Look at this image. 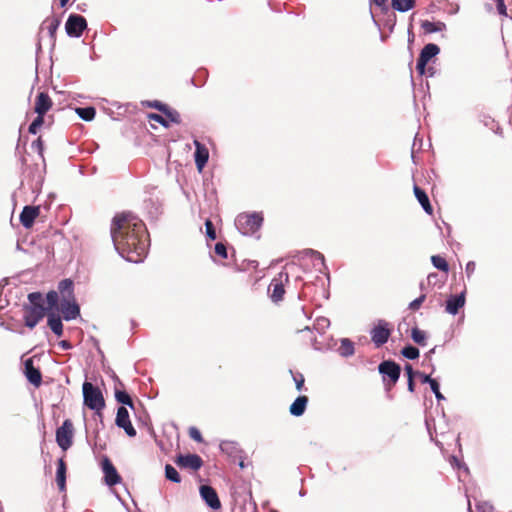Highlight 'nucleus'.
<instances>
[{"instance_id":"nucleus-44","label":"nucleus","mask_w":512,"mask_h":512,"mask_svg":"<svg viewBox=\"0 0 512 512\" xmlns=\"http://www.w3.org/2000/svg\"><path fill=\"white\" fill-rule=\"evenodd\" d=\"M117 427L122 428L129 437H135L137 434L136 429L133 427L130 420L127 422H123Z\"/></svg>"},{"instance_id":"nucleus-10","label":"nucleus","mask_w":512,"mask_h":512,"mask_svg":"<svg viewBox=\"0 0 512 512\" xmlns=\"http://www.w3.org/2000/svg\"><path fill=\"white\" fill-rule=\"evenodd\" d=\"M101 468L104 474V482L107 486L113 487L121 482V476L107 456L103 457L101 461Z\"/></svg>"},{"instance_id":"nucleus-3","label":"nucleus","mask_w":512,"mask_h":512,"mask_svg":"<svg viewBox=\"0 0 512 512\" xmlns=\"http://www.w3.org/2000/svg\"><path fill=\"white\" fill-rule=\"evenodd\" d=\"M378 371L383 376V382L386 390L389 391L397 383L400 377L401 367L392 360H385L379 364Z\"/></svg>"},{"instance_id":"nucleus-29","label":"nucleus","mask_w":512,"mask_h":512,"mask_svg":"<svg viewBox=\"0 0 512 512\" xmlns=\"http://www.w3.org/2000/svg\"><path fill=\"white\" fill-rule=\"evenodd\" d=\"M58 302H59L58 292L55 290H50L46 294L47 306H45V308L47 309V314L49 312H54L55 309H58Z\"/></svg>"},{"instance_id":"nucleus-19","label":"nucleus","mask_w":512,"mask_h":512,"mask_svg":"<svg viewBox=\"0 0 512 512\" xmlns=\"http://www.w3.org/2000/svg\"><path fill=\"white\" fill-rule=\"evenodd\" d=\"M113 379L116 384V388H115L116 401L118 403L122 404L123 406H129L131 409H134V403H133L131 396L125 390H119L117 388V386H121V387L124 386L122 381L115 374H113Z\"/></svg>"},{"instance_id":"nucleus-33","label":"nucleus","mask_w":512,"mask_h":512,"mask_svg":"<svg viewBox=\"0 0 512 512\" xmlns=\"http://www.w3.org/2000/svg\"><path fill=\"white\" fill-rule=\"evenodd\" d=\"M162 113L165 115L169 123L172 122L174 124H180L182 122L180 113L168 105L165 107Z\"/></svg>"},{"instance_id":"nucleus-46","label":"nucleus","mask_w":512,"mask_h":512,"mask_svg":"<svg viewBox=\"0 0 512 512\" xmlns=\"http://www.w3.org/2000/svg\"><path fill=\"white\" fill-rule=\"evenodd\" d=\"M144 105H146L147 107L149 108H154V109H157L158 111H160L162 113V111L165 109V107L167 106V104L161 102V101H158V100H153V101H146L144 103Z\"/></svg>"},{"instance_id":"nucleus-56","label":"nucleus","mask_w":512,"mask_h":512,"mask_svg":"<svg viewBox=\"0 0 512 512\" xmlns=\"http://www.w3.org/2000/svg\"><path fill=\"white\" fill-rule=\"evenodd\" d=\"M387 0H371V4L376 5L377 7L384 8Z\"/></svg>"},{"instance_id":"nucleus-11","label":"nucleus","mask_w":512,"mask_h":512,"mask_svg":"<svg viewBox=\"0 0 512 512\" xmlns=\"http://www.w3.org/2000/svg\"><path fill=\"white\" fill-rule=\"evenodd\" d=\"M440 52V48L433 43H429L421 50L416 64V70L420 75L425 74L427 63Z\"/></svg>"},{"instance_id":"nucleus-14","label":"nucleus","mask_w":512,"mask_h":512,"mask_svg":"<svg viewBox=\"0 0 512 512\" xmlns=\"http://www.w3.org/2000/svg\"><path fill=\"white\" fill-rule=\"evenodd\" d=\"M220 450L227 454L229 457L233 458V462L237 463L240 468L245 467L244 460L242 459L240 453L241 450L238 444L234 441L224 440L220 443Z\"/></svg>"},{"instance_id":"nucleus-25","label":"nucleus","mask_w":512,"mask_h":512,"mask_svg":"<svg viewBox=\"0 0 512 512\" xmlns=\"http://www.w3.org/2000/svg\"><path fill=\"white\" fill-rule=\"evenodd\" d=\"M308 397L305 395L298 396L294 402L290 405L289 411L293 416H301L306 410L308 404Z\"/></svg>"},{"instance_id":"nucleus-32","label":"nucleus","mask_w":512,"mask_h":512,"mask_svg":"<svg viewBox=\"0 0 512 512\" xmlns=\"http://www.w3.org/2000/svg\"><path fill=\"white\" fill-rule=\"evenodd\" d=\"M28 305L33 307H45V299L41 292H31L27 296Z\"/></svg>"},{"instance_id":"nucleus-4","label":"nucleus","mask_w":512,"mask_h":512,"mask_svg":"<svg viewBox=\"0 0 512 512\" xmlns=\"http://www.w3.org/2000/svg\"><path fill=\"white\" fill-rule=\"evenodd\" d=\"M289 283V275L287 272H280L275 276L267 289V295L274 303H279L285 295V286Z\"/></svg>"},{"instance_id":"nucleus-42","label":"nucleus","mask_w":512,"mask_h":512,"mask_svg":"<svg viewBox=\"0 0 512 512\" xmlns=\"http://www.w3.org/2000/svg\"><path fill=\"white\" fill-rule=\"evenodd\" d=\"M205 234L209 240H215L217 238L216 229L210 219L205 221Z\"/></svg>"},{"instance_id":"nucleus-17","label":"nucleus","mask_w":512,"mask_h":512,"mask_svg":"<svg viewBox=\"0 0 512 512\" xmlns=\"http://www.w3.org/2000/svg\"><path fill=\"white\" fill-rule=\"evenodd\" d=\"M40 213L39 206H24L22 212L20 213V222L22 226L26 229H29L33 226L35 219L38 217Z\"/></svg>"},{"instance_id":"nucleus-13","label":"nucleus","mask_w":512,"mask_h":512,"mask_svg":"<svg viewBox=\"0 0 512 512\" xmlns=\"http://www.w3.org/2000/svg\"><path fill=\"white\" fill-rule=\"evenodd\" d=\"M200 496L205 504L212 510H218L221 508V502L218 497L216 490L210 485H201Z\"/></svg>"},{"instance_id":"nucleus-8","label":"nucleus","mask_w":512,"mask_h":512,"mask_svg":"<svg viewBox=\"0 0 512 512\" xmlns=\"http://www.w3.org/2000/svg\"><path fill=\"white\" fill-rule=\"evenodd\" d=\"M87 29V21L85 17L79 14H70L65 23V31L69 37L79 38L84 30Z\"/></svg>"},{"instance_id":"nucleus-62","label":"nucleus","mask_w":512,"mask_h":512,"mask_svg":"<svg viewBox=\"0 0 512 512\" xmlns=\"http://www.w3.org/2000/svg\"><path fill=\"white\" fill-rule=\"evenodd\" d=\"M466 269L472 270V267H470V265H467Z\"/></svg>"},{"instance_id":"nucleus-21","label":"nucleus","mask_w":512,"mask_h":512,"mask_svg":"<svg viewBox=\"0 0 512 512\" xmlns=\"http://www.w3.org/2000/svg\"><path fill=\"white\" fill-rule=\"evenodd\" d=\"M61 24V20L58 17H48L41 24V31L47 30L51 42L54 44L56 40V32Z\"/></svg>"},{"instance_id":"nucleus-2","label":"nucleus","mask_w":512,"mask_h":512,"mask_svg":"<svg viewBox=\"0 0 512 512\" xmlns=\"http://www.w3.org/2000/svg\"><path fill=\"white\" fill-rule=\"evenodd\" d=\"M84 405L95 414L101 416V412L105 407V400L102 391L94 386L91 382L85 381L82 385Z\"/></svg>"},{"instance_id":"nucleus-43","label":"nucleus","mask_w":512,"mask_h":512,"mask_svg":"<svg viewBox=\"0 0 512 512\" xmlns=\"http://www.w3.org/2000/svg\"><path fill=\"white\" fill-rule=\"evenodd\" d=\"M148 118L152 121L159 123L164 128H169V126H170L169 121L166 119V117L162 116L161 114L150 113L148 115Z\"/></svg>"},{"instance_id":"nucleus-39","label":"nucleus","mask_w":512,"mask_h":512,"mask_svg":"<svg viewBox=\"0 0 512 512\" xmlns=\"http://www.w3.org/2000/svg\"><path fill=\"white\" fill-rule=\"evenodd\" d=\"M44 124V116L43 115H38L36 116V118L31 122V124L29 125L28 127V132L30 134H37L38 133V130L40 129V127Z\"/></svg>"},{"instance_id":"nucleus-18","label":"nucleus","mask_w":512,"mask_h":512,"mask_svg":"<svg viewBox=\"0 0 512 512\" xmlns=\"http://www.w3.org/2000/svg\"><path fill=\"white\" fill-rule=\"evenodd\" d=\"M195 152L194 161L197 169L201 171L208 162L209 151L199 140H194Z\"/></svg>"},{"instance_id":"nucleus-61","label":"nucleus","mask_w":512,"mask_h":512,"mask_svg":"<svg viewBox=\"0 0 512 512\" xmlns=\"http://www.w3.org/2000/svg\"><path fill=\"white\" fill-rule=\"evenodd\" d=\"M251 504H253V508H254L253 512H255L256 511V502L252 501Z\"/></svg>"},{"instance_id":"nucleus-54","label":"nucleus","mask_w":512,"mask_h":512,"mask_svg":"<svg viewBox=\"0 0 512 512\" xmlns=\"http://www.w3.org/2000/svg\"><path fill=\"white\" fill-rule=\"evenodd\" d=\"M404 369H405L407 378H414V376L417 375V372H415L413 370V367L410 364H406Z\"/></svg>"},{"instance_id":"nucleus-55","label":"nucleus","mask_w":512,"mask_h":512,"mask_svg":"<svg viewBox=\"0 0 512 512\" xmlns=\"http://www.w3.org/2000/svg\"><path fill=\"white\" fill-rule=\"evenodd\" d=\"M58 345L63 350H70L73 348L72 344L68 340H61V341H59Z\"/></svg>"},{"instance_id":"nucleus-15","label":"nucleus","mask_w":512,"mask_h":512,"mask_svg":"<svg viewBox=\"0 0 512 512\" xmlns=\"http://www.w3.org/2000/svg\"><path fill=\"white\" fill-rule=\"evenodd\" d=\"M61 311L65 321H71L80 316V306L75 299H62Z\"/></svg>"},{"instance_id":"nucleus-34","label":"nucleus","mask_w":512,"mask_h":512,"mask_svg":"<svg viewBox=\"0 0 512 512\" xmlns=\"http://www.w3.org/2000/svg\"><path fill=\"white\" fill-rule=\"evenodd\" d=\"M165 478L173 483L181 482L180 474L171 464L165 465Z\"/></svg>"},{"instance_id":"nucleus-24","label":"nucleus","mask_w":512,"mask_h":512,"mask_svg":"<svg viewBox=\"0 0 512 512\" xmlns=\"http://www.w3.org/2000/svg\"><path fill=\"white\" fill-rule=\"evenodd\" d=\"M414 194H415V197L417 198V200L419 201V203L421 204L422 208L424 209V211L429 214V215H432L433 214V207L429 201V198H428V195L426 194V192L421 189L419 186L417 185H414Z\"/></svg>"},{"instance_id":"nucleus-26","label":"nucleus","mask_w":512,"mask_h":512,"mask_svg":"<svg viewBox=\"0 0 512 512\" xmlns=\"http://www.w3.org/2000/svg\"><path fill=\"white\" fill-rule=\"evenodd\" d=\"M58 290L62 295V299H72L74 300V283L71 279L66 278L59 282Z\"/></svg>"},{"instance_id":"nucleus-1","label":"nucleus","mask_w":512,"mask_h":512,"mask_svg":"<svg viewBox=\"0 0 512 512\" xmlns=\"http://www.w3.org/2000/svg\"><path fill=\"white\" fill-rule=\"evenodd\" d=\"M111 238L118 254L132 263H140L147 255L149 234L144 222L131 212H122L112 219Z\"/></svg>"},{"instance_id":"nucleus-58","label":"nucleus","mask_w":512,"mask_h":512,"mask_svg":"<svg viewBox=\"0 0 512 512\" xmlns=\"http://www.w3.org/2000/svg\"><path fill=\"white\" fill-rule=\"evenodd\" d=\"M69 2V0H60L59 1V5L61 8L65 7L67 5V3Z\"/></svg>"},{"instance_id":"nucleus-28","label":"nucleus","mask_w":512,"mask_h":512,"mask_svg":"<svg viewBox=\"0 0 512 512\" xmlns=\"http://www.w3.org/2000/svg\"><path fill=\"white\" fill-rule=\"evenodd\" d=\"M421 27L425 33H434L440 32L446 29V25L443 22H431L429 20H424L421 22Z\"/></svg>"},{"instance_id":"nucleus-38","label":"nucleus","mask_w":512,"mask_h":512,"mask_svg":"<svg viewBox=\"0 0 512 512\" xmlns=\"http://www.w3.org/2000/svg\"><path fill=\"white\" fill-rule=\"evenodd\" d=\"M130 420L129 412L125 406H120L117 409L115 424L116 426L122 424L123 422H127Z\"/></svg>"},{"instance_id":"nucleus-7","label":"nucleus","mask_w":512,"mask_h":512,"mask_svg":"<svg viewBox=\"0 0 512 512\" xmlns=\"http://www.w3.org/2000/svg\"><path fill=\"white\" fill-rule=\"evenodd\" d=\"M73 423L70 419L63 421L62 425L56 430V442L58 446L66 451L73 443Z\"/></svg>"},{"instance_id":"nucleus-49","label":"nucleus","mask_w":512,"mask_h":512,"mask_svg":"<svg viewBox=\"0 0 512 512\" xmlns=\"http://www.w3.org/2000/svg\"><path fill=\"white\" fill-rule=\"evenodd\" d=\"M31 148L33 150L37 151V153L41 157H43L44 144H43L41 137L37 138L35 141L32 142Z\"/></svg>"},{"instance_id":"nucleus-31","label":"nucleus","mask_w":512,"mask_h":512,"mask_svg":"<svg viewBox=\"0 0 512 512\" xmlns=\"http://www.w3.org/2000/svg\"><path fill=\"white\" fill-rule=\"evenodd\" d=\"M415 0H392L393 9L399 12H406L415 7Z\"/></svg>"},{"instance_id":"nucleus-53","label":"nucleus","mask_w":512,"mask_h":512,"mask_svg":"<svg viewBox=\"0 0 512 512\" xmlns=\"http://www.w3.org/2000/svg\"><path fill=\"white\" fill-rule=\"evenodd\" d=\"M417 376L420 377L422 383H428L429 385L431 384V381L435 380L422 372H417Z\"/></svg>"},{"instance_id":"nucleus-9","label":"nucleus","mask_w":512,"mask_h":512,"mask_svg":"<svg viewBox=\"0 0 512 512\" xmlns=\"http://www.w3.org/2000/svg\"><path fill=\"white\" fill-rule=\"evenodd\" d=\"M391 332V325L385 320H379L370 332L371 340L377 348L381 347L388 341Z\"/></svg>"},{"instance_id":"nucleus-64","label":"nucleus","mask_w":512,"mask_h":512,"mask_svg":"<svg viewBox=\"0 0 512 512\" xmlns=\"http://www.w3.org/2000/svg\"><path fill=\"white\" fill-rule=\"evenodd\" d=\"M466 269L472 270V267H470V265H467Z\"/></svg>"},{"instance_id":"nucleus-5","label":"nucleus","mask_w":512,"mask_h":512,"mask_svg":"<svg viewBox=\"0 0 512 512\" xmlns=\"http://www.w3.org/2000/svg\"><path fill=\"white\" fill-rule=\"evenodd\" d=\"M235 227L243 236H252L256 232V211L240 213L235 219Z\"/></svg>"},{"instance_id":"nucleus-51","label":"nucleus","mask_w":512,"mask_h":512,"mask_svg":"<svg viewBox=\"0 0 512 512\" xmlns=\"http://www.w3.org/2000/svg\"><path fill=\"white\" fill-rule=\"evenodd\" d=\"M189 436L196 442H202L203 438L201 432L196 427L189 428Z\"/></svg>"},{"instance_id":"nucleus-22","label":"nucleus","mask_w":512,"mask_h":512,"mask_svg":"<svg viewBox=\"0 0 512 512\" xmlns=\"http://www.w3.org/2000/svg\"><path fill=\"white\" fill-rule=\"evenodd\" d=\"M465 304V296L463 293L450 296L446 301L445 311L449 314L456 315L460 308Z\"/></svg>"},{"instance_id":"nucleus-63","label":"nucleus","mask_w":512,"mask_h":512,"mask_svg":"<svg viewBox=\"0 0 512 512\" xmlns=\"http://www.w3.org/2000/svg\"><path fill=\"white\" fill-rule=\"evenodd\" d=\"M466 269L472 270V267H470V265H467Z\"/></svg>"},{"instance_id":"nucleus-47","label":"nucleus","mask_w":512,"mask_h":512,"mask_svg":"<svg viewBox=\"0 0 512 512\" xmlns=\"http://www.w3.org/2000/svg\"><path fill=\"white\" fill-rule=\"evenodd\" d=\"M293 379L295 382L296 389L298 391H301L303 389L304 383H305L304 375L302 373L297 372V373L293 374Z\"/></svg>"},{"instance_id":"nucleus-41","label":"nucleus","mask_w":512,"mask_h":512,"mask_svg":"<svg viewBox=\"0 0 512 512\" xmlns=\"http://www.w3.org/2000/svg\"><path fill=\"white\" fill-rule=\"evenodd\" d=\"M340 350L342 355L349 356L354 354V345L348 339H343L341 342Z\"/></svg>"},{"instance_id":"nucleus-16","label":"nucleus","mask_w":512,"mask_h":512,"mask_svg":"<svg viewBox=\"0 0 512 512\" xmlns=\"http://www.w3.org/2000/svg\"><path fill=\"white\" fill-rule=\"evenodd\" d=\"M24 373L27 380L35 387H39L42 384L41 371L34 366L31 358L26 359L24 362Z\"/></svg>"},{"instance_id":"nucleus-52","label":"nucleus","mask_w":512,"mask_h":512,"mask_svg":"<svg viewBox=\"0 0 512 512\" xmlns=\"http://www.w3.org/2000/svg\"><path fill=\"white\" fill-rule=\"evenodd\" d=\"M430 387H431V390L433 391V393L435 394V397L437 398V400L444 399V396L440 392L439 384H438L437 380L431 381Z\"/></svg>"},{"instance_id":"nucleus-59","label":"nucleus","mask_w":512,"mask_h":512,"mask_svg":"<svg viewBox=\"0 0 512 512\" xmlns=\"http://www.w3.org/2000/svg\"><path fill=\"white\" fill-rule=\"evenodd\" d=\"M437 277V274L436 273H431L428 275V281L429 283L432 281V278H436Z\"/></svg>"},{"instance_id":"nucleus-30","label":"nucleus","mask_w":512,"mask_h":512,"mask_svg":"<svg viewBox=\"0 0 512 512\" xmlns=\"http://www.w3.org/2000/svg\"><path fill=\"white\" fill-rule=\"evenodd\" d=\"M75 112L84 121H92L96 115V110L92 106L76 107Z\"/></svg>"},{"instance_id":"nucleus-37","label":"nucleus","mask_w":512,"mask_h":512,"mask_svg":"<svg viewBox=\"0 0 512 512\" xmlns=\"http://www.w3.org/2000/svg\"><path fill=\"white\" fill-rule=\"evenodd\" d=\"M411 338L416 344L420 346L426 345V333L417 327L412 329Z\"/></svg>"},{"instance_id":"nucleus-12","label":"nucleus","mask_w":512,"mask_h":512,"mask_svg":"<svg viewBox=\"0 0 512 512\" xmlns=\"http://www.w3.org/2000/svg\"><path fill=\"white\" fill-rule=\"evenodd\" d=\"M176 465L181 468L198 471L203 466V460L198 454H179L175 459Z\"/></svg>"},{"instance_id":"nucleus-27","label":"nucleus","mask_w":512,"mask_h":512,"mask_svg":"<svg viewBox=\"0 0 512 512\" xmlns=\"http://www.w3.org/2000/svg\"><path fill=\"white\" fill-rule=\"evenodd\" d=\"M66 463L63 458L57 461L56 482L60 491L66 488Z\"/></svg>"},{"instance_id":"nucleus-23","label":"nucleus","mask_w":512,"mask_h":512,"mask_svg":"<svg viewBox=\"0 0 512 512\" xmlns=\"http://www.w3.org/2000/svg\"><path fill=\"white\" fill-rule=\"evenodd\" d=\"M47 324L56 336H62L63 323L60 315L56 314L55 312H49L47 314Z\"/></svg>"},{"instance_id":"nucleus-35","label":"nucleus","mask_w":512,"mask_h":512,"mask_svg":"<svg viewBox=\"0 0 512 512\" xmlns=\"http://www.w3.org/2000/svg\"><path fill=\"white\" fill-rule=\"evenodd\" d=\"M431 262L433 264V266L445 273H448L449 271V264L448 262L446 261L445 258H443L442 256L440 255H433L431 257Z\"/></svg>"},{"instance_id":"nucleus-50","label":"nucleus","mask_w":512,"mask_h":512,"mask_svg":"<svg viewBox=\"0 0 512 512\" xmlns=\"http://www.w3.org/2000/svg\"><path fill=\"white\" fill-rule=\"evenodd\" d=\"M498 13L501 16L508 17L507 8L504 0H494Z\"/></svg>"},{"instance_id":"nucleus-45","label":"nucleus","mask_w":512,"mask_h":512,"mask_svg":"<svg viewBox=\"0 0 512 512\" xmlns=\"http://www.w3.org/2000/svg\"><path fill=\"white\" fill-rule=\"evenodd\" d=\"M214 252L217 256L222 259H226L228 257L227 247L222 242H218L215 245Z\"/></svg>"},{"instance_id":"nucleus-20","label":"nucleus","mask_w":512,"mask_h":512,"mask_svg":"<svg viewBox=\"0 0 512 512\" xmlns=\"http://www.w3.org/2000/svg\"><path fill=\"white\" fill-rule=\"evenodd\" d=\"M52 106V100L46 92H40L35 101L34 111L38 115H43L49 111Z\"/></svg>"},{"instance_id":"nucleus-48","label":"nucleus","mask_w":512,"mask_h":512,"mask_svg":"<svg viewBox=\"0 0 512 512\" xmlns=\"http://www.w3.org/2000/svg\"><path fill=\"white\" fill-rule=\"evenodd\" d=\"M425 299V294L420 295L418 298H416L409 304V309H411L412 311H417L421 307Z\"/></svg>"},{"instance_id":"nucleus-57","label":"nucleus","mask_w":512,"mask_h":512,"mask_svg":"<svg viewBox=\"0 0 512 512\" xmlns=\"http://www.w3.org/2000/svg\"><path fill=\"white\" fill-rule=\"evenodd\" d=\"M408 390L410 392H414L415 391V383H414V378H408Z\"/></svg>"},{"instance_id":"nucleus-6","label":"nucleus","mask_w":512,"mask_h":512,"mask_svg":"<svg viewBox=\"0 0 512 512\" xmlns=\"http://www.w3.org/2000/svg\"><path fill=\"white\" fill-rule=\"evenodd\" d=\"M23 321L24 325L33 329L36 325L47 315V309L45 307H33L28 304H23Z\"/></svg>"},{"instance_id":"nucleus-40","label":"nucleus","mask_w":512,"mask_h":512,"mask_svg":"<svg viewBox=\"0 0 512 512\" xmlns=\"http://www.w3.org/2000/svg\"><path fill=\"white\" fill-rule=\"evenodd\" d=\"M401 354L407 359L414 360L419 357V349L408 345L402 349Z\"/></svg>"},{"instance_id":"nucleus-60","label":"nucleus","mask_w":512,"mask_h":512,"mask_svg":"<svg viewBox=\"0 0 512 512\" xmlns=\"http://www.w3.org/2000/svg\"><path fill=\"white\" fill-rule=\"evenodd\" d=\"M262 221H263V217L260 216V214L258 213V222H257L258 228L260 227Z\"/></svg>"},{"instance_id":"nucleus-36","label":"nucleus","mask_w":512,"mask_h":512,"mask_svg":"<svg viewBox=\"0 0 512 512\" xmlns=\"http://www.w3.org/2000/svg\"><path fill=\"white\" fill-rule=\"evenodd\" d=\"M34 170V173L36 175L33 176V179H32V183L30 184V187L31 189L35 192V191H39L42 184H43V181H44V178L43 176L41 175L39 169H38V166H34L31 171Z\"/></svg>"}]
</instances>
